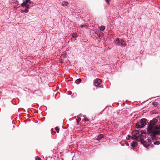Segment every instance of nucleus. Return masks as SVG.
<instances>
[{
    "mask_svg": "<svg viewBox=\"0 0 160 160\" xmlns=\"http://www.w3.org/2000/svg\"><path fill=\"white\" fill-rule=\"evenodd\" d=\"M115 42L116 44L118 46H125L126 45V42L123 39L119 40L118 38H117L115 41Z\"/></svg>",
    "mask_w": 160,
    "mask_h": 160,
    "instance_id": "7ed1b4c3",
    "label": "nucleus"
},
{
    "mask_svg": "<svg viewBox=\"0 0 160 160\" xmlns=\"http://www.w3.org/2000/svg\"><path fill=\"white\" fill-rule=\"evenodd\" d=\"M141 133L142 134H144L146 133V131L144 130H141Z\"/></svg>",
    "mask_w": 160,
    "mask_h": 160,
    "instance_id": "a211bd4d",
    "label": "nucleus"
},
{
    "mask_svg": "<svg viewBox=\"0 0 160 160\" xmlns=\"http://www.w3.org/2000/svg\"><path fill=\"white\" fill-rule=\"evenodd\" d=\"M24 12H25V13H27L28 12V10L27 9H26V8H25V10H24Z\"/></svg>",
    "mask_w": 160,
    "mask_h": 160,
    "instance_id": "a878e982",
    "label": "nucleus"
},
{
    "mask_svg": "<svg viewBox=\"0 0 160 160\" xmlns=\"http://www.w3.org/2000/svg\"><path fill=\"white\" fill-rule=\"evenodd\" d=\"M83 120L84 122H86L88 120V118H84V119H83Z\"/></svg>",
    "mask_w": 160,
    "mask_h": 160,
    "instance_id": "5701e85b",
    "label": "nucleus"
},
{
    "mask_svg": "<svg viewBox=\"0 0 160 160\" xmlns=\"http://www.w3.org/2000/svg\"><path fill=\"white\" fill-rule=\"evenodd\" d=\"M25 6L26 7V9H27V10H28V9H29V6H28V5H26V6Z\"/></svg>",
    "mask_w": 160,
    "mask_h": 160,
    "instance_id": "393cba45",
    "label": "nucleus"
},
{
    "mask_svg": "<svg viewBox=\"0 0 160 160\" xmlns=\"http://www.w3.org/2000/svg\"><path fill=\"white\" fill-rule=\"evenodd\" d=\"M21 12H24V10H21Z\"/></svg>",
    "mask_w": 160,
    "mask_h": 160,
    "instance_id": "c756f323",
    "label": "nucleus"
},
{
    "mask_svg": "<svg viewBox=\"0 0 160 160\" xmlns=\"http://www.w3.org/2000/svg\"><path fill=\"white\" fill-rule=\"evenodd\" d=\"M133 134L136 137H138L139 134V131L138 130H135L132 132Z\"/></svg>",
    "mask_w": 160,
    "mask_h": 160,
    "instance_id": "39448f33",
    "label": "nucleus"
},
{
    "mask_svg": "<svg viewBox=\"0 0 160 160\" xmlns=\"http://www.w3.org/2000/svg\"><path fill=\"white\" fill-rule=\"evenodd\" d=\"M102 82V81L101 79L97 78L94 80L95 85L97 87H101V83Z\"/></svg>",
    "mask_w": 160,
    "mask_h": 160,
    "instance_id": "20e7f679",
    "label": "nucleus"
},
{
    "mask_svg": "<svg viewBox=\"0 0 160 160\" xmlns=\"http://www.w3.org/2000/svg\"><path fill=\"white\" fill-rule=\"evenodd\" d=\"M66 56V54H63L62 55V57H64V56Z\"/></svg>",
    "mask_w": 160,
    "mask_h": 160,
    "instance_id": "7c9ffc66",
    "label": "nucleus"
},
{
    "mask_svg": "<svg viewBox=\"0 0 160 160\" xmlns=\"http://www.w3.org/2000/svg\"><path fill=\"white\" fill-rule=\"evenodd\" d=\"M80 120H81V118H78V119L77 120L78 122V123L80 121Z\"/></svg>",
    "mask_w": 160,
    "mask_h": 160,
    "instance_id": "c85d7f7f",
    "label": "nucleus"
},
{
    "mask_svg": "<svg viewBox=\"0 0 160 160\" xmlns=\"http://www.w3.org/2000/svg\"><path fill=\"white\" fill-rule=\"evenodd\" d=\"M131 138L133 140H136L138 141H139V137H136V136L132 134V135L131 137Z\"/></svg>",
    "mask_w": 160,
    "mask_h": 160,
    "instance_id": "6e6552de",
    "label": "nucleus"
},
{
    "mask_svg": "<svg viewBox=\"0 0 160 160\" xmlns=\"http://www.w3.org/2000/svg\"><path fill=\"white\" fill-rule=\"evenodd\" d=\"M138 142L135 141H133L132 143V147H134L136 146V145H137Z\"/></svg>",
    "mask_w": 160,
    "mask_h": 160,
    "instance_id": "9b49d317",
    "label": "nucleus"
},
{
    "mask_svg": "<svg viewBox=\"0 0 160 160\" xmlns=\"http://www.w3.org/2000/svg\"><path fill=\"white\" fill-rule=\"evenodd\" d=\"M99 28L101 30L103 31L105 29V27L103 26H102L99 27Z\"/></svg>",
    "mask_w": 160,
    "mask_h": 160,
    "instance_id": "ddd939ff",
    "label": "nucleus"
},
{
    "mask_svg": "<svg viewBox=\"0 0 160 160\" xmlns=\"http://www.w3.org/2000/svg\"><path fill=\"white\" fill-rule=\"evenodd\" d=\"M104 137V135L101 134L99 135L98 136V137L97 138L96 140L98 141L100 140L101 138H103Z\"/></svg>",
    "mask_w": 160,
    "mask_h": 160,
    "instance_id": "1a4fd4ad",
    "label": "nucleus"
},
{
    "mask_svg": "<svg viewBox=\"0 0 160 160\" xmlns=\"http://www.w3.org/2000/svg\"><path fill=\"white\" fill-rule=\"evenodd\" d=\"M155 129L156 130H160V124L159 125H157L156 126V127L155 128Z\"/></svg>",
    "mask_w": 160,
    "mask_h": 160,
    "instance_id": "4468645a",
    "label": "nucleus"
},
{
    "mask_svg": "<svg viewBox=\"0 0 160 160\" xmlns=\"http://www.w3.org/2000/svg\"><path fill=\"white\" fill-rule=\"evenodd\" d=\"M36 160H41V159L40 158L38 157L36 158Z\"/></svg>",
    "mask_w": 160,
    "mask_h": 160,
    "instance_id": "cd10ccee",
    "label": "nucleus"
},
{
    "mask_svg": "<svg viewBox=\"0 0 160 160\" xmlns=\"http://www.w3.org/2000/svg\"><path fill=\"white\" fill-rule=\"evenodd\" d=\"M150 141H151V140H149V139H148V141H149V142H150Z\"/></svg>",
    "mask_w": 160,
    "mask_h": 160,
    "instance_id": "473e14b6",
    "label": "nucleus"
},
{
    "mask_svg": "<svg viewBox=\"0 0 160 160\" xmlns=\"http://www.w3.org/2000/svg\"><path fill=\"white\" fill-rule=\"evenodd\" d=\"M147 120L145 118L142 119L140 121L141 125H140L139 122L136 123V128H139L144 127L147 124Z\"/></svg>",
    "mask_w": 160,
    "mask_h": 160,
    "instance_id": "f03ea898",
    "label": "nucleus"
},
{
    "mask_svg": "<svg viewBox=\"0 0 160 160\" xmlns=\"http://www.w3.org/2000/svg\"><path fill=\"white\" fill-rule=\"evenodd\" d=\"M81 81H82V80L80 78H79V79H77L76 80L75 82L76 83H77V84H78L81 82Z\"/></svg>",
    "mask_w": 160,
    "mask_h": 160,
    "instance_id": "f8f14e48",
    "label": "nucleus"
},
{
    "mask_svg": "<svg viewBox=\"0 0 160 160\" xmlns=\"http://www.w3.org/2000/svg\"><path fill=\"white\" fill-rule=\"evenodd\" d=\"M81 28L86 27L87 28V26L86 24H84L83 25H81L80 26Z\"/></svg>",
    "mask_w": 160,
    "mask_h": 160,
    "instance_id": "4be33fe9",
    "label": "nucleus"
},
{
    "mask_svg": "<svg viewBox=\"0 0 160 160\" xmlns=\"http://www.w3.org/2000/svg\"><path fill=\"white\" fill-rule=\"evenodd\" d=\"M102 34H103V33H102L101 34H99V35L98 36L99 38H101L100 37H101V36H102Z\"/></svg>",
    "mask_w": 160,
    "mask_h": 160,
    "instance_id": "bb28decb",
    "label": "nucleus"
},
{
    "mask_svg": "<svg viewBox=\"0 0 160 160\" xmlns=\"http://www.w3.org/2000/svg\"><path fill=\"white\" fill-rule=\"evenodd\" d=\"M158 122L157 119L153 118L150 121L147 128V134L150 136L153 140H157L156 136L160 135V130L155 129L156 126L157 125L156 124L158 123Z\"/></svg>",
    "mask_w": 160,
    "mask_h": 160,
    "instance_id": "f257e3e1",
    "label": "nucleus"
},
{
    "mask_svg": "<svg viewBox=\"0 0 160 160\" xmlns=\"http://www.w3.org/2000/svg\"><path fill=\"white\" fill-rule=\"evenodd\" d=\"M78 37V36L75 34H72V37L73 38H76ZM76 39L75 38V40H76Z\"/></svg>",
    "mask_w": 160,
    "mask_h": 160,
    "instance_id": "dca6fc26",
    "label": "nucleus"
},
{
    "mask_svg": "<svg viewBox=\"0 0 160 160\" xmlns=\"http://www.w3.org/2000/svg\"><path fill=\"white\" fill-rule=\"evenodd\" d=\"M126 145L127 146H128V142H127L126 143Z\"/></svg>",
    "mask_w": 160,
    "mask_h": 160,
    "instance_id": "2f4dec72",
    "label": "nucleus"
},
{
    "mask_svg": "<svg viewBox=\"0 0 160 160\" xmlns=\"http://www.w3.org/2000/svg\"><path fill=\"white\" fill-rule=\"evenodd\" d=\"M68 3L67 2H63L62 3V6L65 7H67V5L68 4Z\"/></svg>",
    "mask_w": 160,
    "mask_h": 160,
    "instance_id": "9d476101",
    "label": "nucleus"
},
{
    "mask_svg": "<svg viewBox=\"0 0 160 160\" xmlns=\"http://www.w3.org/2000/svg\"><path fill=\"white\" fill-rule=\"evenodd\" d=\"M30 0H26V1L25 2V3L26 5H28L27 3L28 2H29V3H30L31 2L30 1Z\"/></svg>",
    "mask_w": 160,
    "mask_h": 160,
    "instance_id": "2eb2a0df",
    "label": "nucleus"
},
{
    "mask_svg": "<svg viewBox=\"0 0 160 160\" xmlns=\"http://www.w3.org/2000/svg\"><path fill=\"white\" fill-rule=\"evenodd\" d=\"M138 137H139V139H138L139 141H140L141 142L142 141H143V137H144L143 135H142V134H139Z\"/></svg>",
    "mask_w": 160,
    "mask_h": 160,
    "instance_id": "423d86ee",
    "label": "nucleus"
},
{
    "mask_svg": "<svg viewBox=\"0 0 160 160\" xmlns=\"http://www.w3.org/2000/svg\"><path fill=\"white\" fill-rule=\"evenodd\" d=\"M131 136L130 135H128V137L127 138V139L129 140H130L131 139Z\"/></svg>",
    "mask_w": 160,
    "mask_h": 160,
    "instance_id": "aec40b11",
    "label": "nucleus"
},
{
    "mask_svg": "<svg viewBox=\"0 0 160 160\" xmlns=\"http://www.w3.org/2000/svg\"><path fill=\"white\" fill-rule=\"evenodd\" d=\"M107 3H108V4H109V1H110V0H105Z\"/></svg>",
    "mask_w": 160,
    "mask_h": 160,
    "instance_id": "b1692460",
    "label": "nucleus"
},
{
    "mask_svg": "<svg viewBox=\"0 0 160 160\" xmlns=\"http://www.w3.org/2000/svg\"><path fill=\"white\" fill-rule=\"evenodd\" d=\"M141 142V143L146 148L148 147L149 145L148 144L146 141H143Z\"/></svg>",
    "mask_w": 160,
    "mask_h": 160,
    "instance_id": "0eeeda50",
    "label": "nucleus"
},
{
    "mask_svg": "<svg viewBox=\"0 0 160 160\" xmlns=\"http://www.w3.org/2000/svg\"><path fill=\"white\" fill-rule=\"evenodd\" d=\"M55 130H56L57 133H58L59 132V129L58 127H56L55 128Z\"/></svg>",
    "mask_w": 160,
    "mask_h": 160,
    "instance_id": "f3484780",
    "label": "nucleus"
},
{
    "mask_svg": "<svg viewBox=\"0 0 160 160\" xmlns=\"http://www.w3.org/2000/svg\"><path fill=\"white\" fill-rule=\"evenodd\" d=\"M26 6V5L25 4V2H23L21 5V6L22 7H24V6Z\"/></svg>",
    "mask_w": 160,
    "mask_h": 160,
    "instance_id": "412c9836",
    "label": "nucleus"
},
{
    "mask_svg": "<svg viewBox=\"0 0 160 160\" xmlns=\"http://www.w3.org/2000/svg\"><path fill=\"white\" fill-rule=\"evenodd\" d=\"M160 142L157 141V142H154V144L156 145H158L160 144Z\"/></svg>",
    "mask_w": 160,
    "mask_h": 160,
    "instance_id": "6ab92c4d",
    "label": "nucleus"
}]
</instances>
